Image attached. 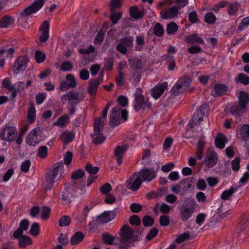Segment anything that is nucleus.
Wrapping results in <instances>:
<instances>
[{
	"label": "nucleus",
	"mask_w": 249,
	"mask_h": 249,
	"mask_svg": "<svg viewBox=\"0 0 249 249\" xmlns=\"http://www.w3.org/2000/svg\"><path fill=\"white\" fill-rule=\"evenodd\" d=\"M112 103L109 102L103 110L102 118H99L95 121L94 131L91 134L93 142L95 144H100L105 140V137L102 134V129L104 124V122L102 119L103 118L105 119L107 117L108 111Z\"/></svg>",
	"instance_id": "f257e3e1"
},
{
	"label": "nucleus",
	"mask_w": 249,
	"mask_h": 249,
	"mask_svg": "<svg viewBox=\"0 0 249 249\" xmlns=\"http://www.w3.org/2000/svg\"><path fill=\"white\" fill-rule=\"evenodd\" d=\"M45 0H36L33 4L21 12L18 17V23L19 25L22 26L24 28H27V21L28 19L29 16L32 14L35 13L40 10L44 5Z\"/></svg>",
	"instance_id": "f03ea898"
},
{
	"label": "nucleus",
	"mask_w": 249,
	"mask_h": 249,
	"mask_svg": "<svg viewBox=\"0 0 249 249\" xmlns=\"http://www.w3.org/2000/svg\"><path fill=\"white\" fill-rule=\"evenodd\" d=\"M128 112L126 110L122 109L119 106H115L111 110L110 116V123L112 126L119 124L122 120L125 121L128 119Z\"/></svg>",
	"instance_id": "7ed1b4c3"
},
{
	"label": "nucleus",
	"mask_w": 249,
	"mask_h": 249,
	"mask_svg": "<svg viewBox=\"0 0 249 249\" xmlns=\"http://www.w3.org/2000/svg\"><path fill=\"white\" fill-rule=\"evenodd\" d=\"M120 235L121 241L120 247L122 249L126 248L128 244L133 241V231L128 225H123L121 229Z\"/></svg>",
	"instance_id": "20e7f679"
},
{
	"label": "nucleus",
	"mask_w": 249,
	"mask_h": 249,
	"mask_svg": "<svg viewBox=\"0 0 249 249\" xmlns=\"http://www.w3.org/2000/svg\"><path fill=\"white\" fill-rule=\"evenodd\" d=\"M196 208V203L194 200H189L186 204H183L180 208L181 219L187 221L191 217Z\"/></svg>",
	"instance_id": "39448f33"
},
{
	"label": "nucleus",
	"mask_w": 249,
	"mask_h": 249,
	"mask_svg": "<svg viewBox=\"0 0 249 249\" xmlns=\"http://www.w3.org/2000/svg\"><path fill=\"white\" fill-rule=\"evenodd\" d=\"M238 99L239 107H232L231 108V112L233 114H239L245 111L247 105L249 101V95L244 91H240Z\"/></svg>",
	"instance_id": "423d86ee"
},
{
	"label": "nucleus",
	"mask_w": 249,
	"mask_h": 249,
	"mask_svg": "<svg viewBox=\"0 0 249 249\" xmlns=\"http://www.w3.org/2000/svg\"><path fill=\"white\" fill-rule=\"evenodd\" d=\"M208 107L206 105H204L199 107V108L194 114L192 119L188 123V125L191 128L199 125L205 117L206 111L207 110Z\"/></svg>",
	"instance_id": "0eeeda50"
},
{
	"label": "nucleus",
	"mask_w": 249,
	"mask_h": 249,
	"mask_svg": "<svg viewBox=\"0 0 249 249\" xmlns=\"http://www.w3.org/2000/svg\"><path fill=\"white\" fill-rule=\"evenodd\" d=\"M133 107L136 111L141 110L143 112H146L151 109V104L146 98L139 96L135 99Z\"/></svg>",
	"instance_id": "6e6552de"
},
{
	"label": "nucleus",
	"mask_w": 249,
	"mask_h": 249,
	"mask_svg": "<svg viewBox=\"0 0 249 249\" xmlns=\"http://www.w3.org/2000/svg\"><path fill=\"white\" fill-rule=\"evenodd\" d=\"M191 81L189 77H183L178 80L173 87V94L183 92L190 86Z\"/></svg>",
	"instance_id": "1a4fd4ad"
},
{
	"label": "nucleus",
	"mask_w": 249,
	"mask_h": 249,
	"mask_svg": "<svg viewBox=\"0 0 249 249\" xmlns=\"http://www.w3.org/2000/svg\"><path fill=\"white\" fill-rule=\"evenodd\" d=\"M83 97L82 94L74 91H70L63 95L61 99L63 103H64L66 101H68L71 106H73L78 104L83 99Z\"/></svg>",
	"instance_id": "9d476101"
},
{
	"label": "nucleus",
	"mask_w": 249,
	"mask_h": 249,
	"mask_svg": "<svg viewBox=\"0 0 249 249\" xmlns=\"http://www.w3.org/2000/svg\"><path fill=\"white\" fill-rule=\"evenodd\" d=\"M218 161L217 154L213 151H208L204 158V164L208 168L214 167Z\"/></svg>",
	"instance_id": "9b49d317"
},
{
	"label": "nucleus",
	"mask_w": 249,
	"mask_h": 249,
	"mask_svg": "<svg viewBox=\"0 0 249 249\" xmlns=\"http://www.w3.org/2000/svg\"><path fill=\"white\" fill-rule=\"evenodd\" d=\"M17 133L16 128L13 126L3 128L0 132V138L2 140L8 142L13 141Z\"/></svg>",
	"instance_id": "f8f14e48"
},
{
	"label": "nucleus",
	"mask_w": 249,
	"mask_h": 249,
	"mask_svg": "<svg viewBox=\"0 0 249 249\" xmlns=\"http://www.w3.org/2000/svg\"><path fill=\"white\" fill-rule=\"evenodd\" d=\"M142 182H150L156 177V173L152 169H143L137 173Z\"/></svg>",
	"instance_id": "ddd939ff"
},
{
	"label": "nucleus",
	"mask_w": 249,
	"mask_h": 249,
	"mask_svg": "<svg viewBox=\"0 0 249 249\" xmlns=\"http://www.w3.org/2000/svg\"><path fill=\"white\" fill-rule=\"evenodd\" d=\"M191 184L187 181L183 180L176 185L172 186L171 191L176 194L183 195L186 193L188 189L190 188Z\"/></svg>",
	"instance_id": "4468645a"
},
{
	"label": "nucleus",
	"mask_w": 249,
	"mask_h": 249,
	"mask_svg": "<svg viewBox=\"0 0 249 249\" xmlns=\"http://www.w3.org/2000/svg\"><path fill=\"white\" fill-rule=\"evenodd\" d=\"M76 86V82L74 76L71 74H68L66 80L63 81L60 85L59 89L62 91L67 90L71 87H75Z\"/></svg>",
	"instance_id": "2eb2a0df"
},
{
	"label": "nucleus",
	"mask_w": 249,
	"mask_h": 249,
	"mask_svg": "<svg viewBox=\"0 0 249 249\" xmlns=\"http://www.w3.org/2000/svg\"><path fill=\"white\" fill-rule=\"evenodd\" d=\"M39 130L34 128L30 131L26 137L25 141L27 144L30 146H35L39 142L38 139Z\"/></svg>",
	"instance_id": "dca6fc26"
},
{
	"label": "nucleus",
	"mask_w": 249,
	"mask_h": 249,
	"mask_svg": "<svg viewBox=\"0 0 249 249\" xmlns=\"http://www.w3.org/2000/svg\"><path fill=\"white\" fill-rule=\"evenodd\" d=\"M142 183V180L136 173L127 180V187L133 191H136L140 188Z\"/></svg>",
	"instance_id": "f3484780"
},
{
	"label": "nucleus",
	"mask_w": 249,
	"mask_h": 249,
	"mask_svg": "<svg viewBox=\"0 0 249 249\" xmlns=\"http://www.w3.org/2000/svg\"><path fill=\"white\" fill-rule=\"evenodd\" d=\"M27 60L25 57H19L15 62L13 68V72L15 74L23 71L26 69Z\"/></svg>",
	"instance_id": "a211bd4d"
},
{
	"label": "nucleus",
	"mask_w": 249,
	"mask_h": 249,
	"mask_svg": "<svg viewBox=\"0 0 249 249\" xmlns=\"http://www.w3.org/2000/svg\"><path fill=\"white\" fill-rule=\"evenodd\" d=\"M168 83L166 82L159 83L152 89V95L155 99L159 98L167 89Z\"/></svg>",
	"instance_id": "6ab92c4d"
},
{
	"label": "nucleus",
	"mask_w": 249,
	"mask_h": 249,
	"mask_svg": "<svg viewBox=\"0 0 249 249\" xmlns=\"http://www.w3.org/2000/svg\"><path fill=\"white\" fill-rule=\"evenodd\" d=\"M102 80L103 75H101L98 78L89 81L88 91L90 95H93L96 94L98 86Z\"/></svg>",
	"instance_id": "aec40b11"
},
{
	"label": "nucleus",
	"mask_w": 249,
	"mask_h": 249,
	"mask_svg": "<svg viewBox=\"0 0 249 249\" xmlns=\"http://www.w3.org/2000/svg\"><path fill=\"white\" fill-rule=\"evenodd\" d=\"M178 10L177 6H173L164 12H160V15L163 19H172L177 16Z\"/></svg>",
	"instance_id": "412c9836"
},
{
	"label": "nucleus",
	"mask_w": 249,
	"mask_h": 249,
	"mask_svg": "<svg viewBox=\"0 0 249 249\" xmlns=\"http://www.w3.org/2000/svg\"><path fill=\"white\" fill-rule=\"evenodd\" d=\"M116 214L114 211H105L98 217V221L102 224L108 223L114 219Z\"/></svg>",
	"instance_id": "4be33fe9"
},
{
	"label": "nucleus",
	"mask_w": 249,
	"mask_h": 249,
	"mask_svg": "<svg viewBox=\"0 0 249 249\" xmlns=\"http://www.w3.org/2000/svg\"><path fill=\"white\" fill-rule=\"evenodd\" d=\"M73 199V194L72 193V188L71 186H67L65 188L62 193L61 199L63 204H69L72 201Z\"/></svg>",
	"instance_id": "5701e85b"
},
{
	"label": "nucleus",
	"mask_w": 249,
	"mask_h": 249,
	"mask_svg": "<svg viewBox=\"0 0 249 249\" xmlns=\"http://www.w3.org/2000/svg\"><path fill=\"white\" fill-rule=\"evenodd\" d=\"M49 25L47 21L44 22L40 28L39 40L41 42H46L49 37Z\"/></svg>",
	"instance_id": "b1692460"
},
{
	"label": "nucleus",
	"mask_w": 249,
	"mask_h": 249,
	"mask_svg": "<svg viewBox=\"0 0 249 249\" xmlns=\"http://www.w3.org/2000/svg\"><path fill=\"white\" fill-rule=\"evenodd\" d=\"M57 179H58V177L49 171L45 176V182L44 184L45 189L47 190L52 188Z\"/></svg>",
	"instance_id": "393cba45"
},
{
	"label": "nucleus",
	"mask_w": 249,
	"mask_h": 249,
	"mask_svg": "<svg viewBox=\"0 0 249 249\" xmlns=\"http://www.w3.org/2000/svg\"><path fill=\"white\" fill-rule=\"evenodd\" d=\"M49 171L58 177V179L62 178L64 172V166L63 163L59 162L54 164L50 168Z\"/></svg>",
	"instance_id": "a878e982"
},
{
	"label": "nucleus",
	"mask_w": 249,
	"mask_h": 249,
	"mask_svg": "<svg viewBox=\"0 0 249 249\" xmlns=\"http://www.w3.org/2000/svg\"><path fill=\"white\" fill-rule=\"evenodd\" d=\"M132 42V38L123 39L121 43L117 45V49L122 53L125 54L127 52V48L130 47Z\"/></svg>",
	"instance_id": "bb28decb"
},
{
	"label": "nucleus",
	"mask_w": 249,
	"mask_h": 249,
	"mask_svg": "<svg viewBox=\"0 0 249 249\" xmlns=\"http://www.w3.org/2000/svg\"><path fill=\"white\" fill-rule=\"evenodd\" d=\"M227 90L226 86L222 84H217L215 85L214 88L212 90L211 94L214 97H218L225 94Z\"/></svg>",
	"instance_id": "cd10ccee"
},
{
	"label": "nucleus",
	"mask_w": 249,
	"mask_h": 249,
	"mask_svg": "<svg viewBox=\"0 0 249 249\" xmlns=\"http://www.w3.org/2000/svg\"><path fill=\"white\" fill-rule=\"evenodd\" d=\"M29 222L27 219L22 220L20 222V228L17 229L13 233V236L15 238L20 237L23 234L22 231L27 230L28 229Z\"/></svg>",
	"instance_id": "c85d7f7f"
},
{
	"label": "nucleus",
	"mask_w": 249,
	"mask_h": 249,
	"mask_svg": "<svg viewBox=\"0 0 249 249\" xmlns=\"http://www.w3.org/2000/svg\"><path fill=\"white\" fill-rule=\"evenodd\" d=\"M128 147L126 145L118 146L114 151L115 156L117 159V163L118 165L122 164V158L123 154L127 150Z\"/></svg>",
	"instance_id": "c756f323"
},
{
	"label": "nucleus",
	"mask_w": 249,
	"mask_h": 249,
	"mask_svg": "<svg viewBox=\"0 0 249 249\" xmlns=\"http://www.w3.org/2000/svg\"><path fill=\"white\" fill-rule=\"evenodd\" d=\"M75 137V133L73 131H64L60 135L61 140L65 143L71 142Z\"/></svg>",
	"instance_id": "7c9ffc66"
},
{
	"label": "nucleus",
	"mask_w": 249,
	"mask_h": 249,
	"mask_svg": "<svg viewBox=\"0 0 249 249\" xmlns=\"http://www.w3.org/2000/svg\"><path fill=\"white\" fill-rule=\"evenodd\" d=\"M14 18L13 17L6 15L3 17L0 21V27L8 28L14 24Z\"/></svg>",
	"instance_id": "2f4dec72"
},
{
	"label": "nucleus",
	"mask_w": 249,
	"mask_h": 249,
	"mask_svg": "<svg viewBox=\"0 0 249 249\" xmlns=\"http://www.w3.org/2000/svg\"><path fill=\"white\" fill-rule=\"evenodd\" d=\"M170 210V206L165 203H157L154 208L155 213L157 214L159 211L163 213H167Z\"/></svg>",
	"instance_id": "473e14b6"
},
{
	"label": "nucleus",
	"mask_w": 249,
	"mask_h": 249,
	"mask_svg": "<svg viewBox=\"0 0 249 249\" xmlns=\"http://www.w3.org/2000/svg\"><path fill=\"white\" fill-rule=\"evenodd\" d=\"M69 120L70 118L67 115H64L61 116L53 124L59 127H64L69 123Z\"/></svg>",
	"instance_id": "72a5a7b5"
},
{
	"label": "nucleus",
	"mask_w": 249,
	"mask_h": 249,
	"mask_svg": "<svg viewBox=\"0 0 249 249\" xmlns=\"http://www.w3.org/2000/svg\"><path fill=\"white\" fill-rule=\"evenodd\" d=\"M226 141V138L224 135L218 134L215 138V145L218 148L223 149L225 147Z\"/></svg>",
	"instance_id": "f704fd0d"
},
{
	"label": "nucleus",
	"mask_w": 249,
	"mask_h": 249,
	"mask_svg": "<svg viewBox=\"0 0 249 249\" xmlns=\"http://www.w3.org/2000/svg\"><path fill=\"white\" fill-rule=\"evenodd\" d=\"M234 187H231L229 189L224 190L221 195V197L224 200H229L236 191Z\"/></svg>",
	"instance_id": "c9c22d12"
},
{
	"label": "nucleus",
	"mask_w": 249,
	"mask_h": 249,
	"mask_svg": "<svg viewBox=\"0 0 249 249\" xmlns=\"http://www.w3.org/2000/svg\"><path fill=\"white\" fill-rule=\"evenodd\" d=\"M84 238V234L81 232H77L71 239L72 245H76L81 242Z\"/></svg>",
	"instance_id": "e433bc0d"
},
{
	"label": "nucleus",
	"mask_w": 249,
	"mask_h": 249,
	"mask_svg": "<svg viewBox=\"0 0 249 249\" xmlns=\"http://www.w3.org/2000/svg\"><path fill=\"white\" fill-rule=\"evenodd\" d=\"M186 39V41L189 43H197L202 44L203 42L202 39L199 37L197 34H195L188 36Z\"/></svg>",
	"instance_id": "4c0bfd02"
},
{
	"label": "nucleus",
	"mask_w": 249,
	"mask_h": 249,
	"mask_svg": "<svg viewBox=\"0 0 249 249\" xmlns=\"http://www.w3.org/2000/svg\"><path fill=\"white\" fill-rule=\"evenodd\" d=\"M89 210V209L88 206H85L84 207L81 212L77 217V220L79 222L83 223L86 221Z\"/></svg>",
	"instance_id": "58836bf2"
},
{
	"label": "nucleus",
	"mask_w": 249,
	"mask_h": 249,
	"mask_svg": "<svg viewBox=\"0 0 249 249\" xmlns=\"http://www.w3.org/2000/svg\"><path fill=\"white\" fill-rule=\"evenodd\" d=\"M131 16L136 19H140L143 17V14L139 11L136 6L132 7L130 10Z\"/></svg>",
	"instance_id": "ea45409f"
},
{
	"label": "nucleus",
	"mask_w": 249,
	"mask_h": 249,
	"mask_svg": "<svg viewBox=\"0 0 249 249\" xmlns=\"http://www.w3.org/2000/svg\"><path fill=\"white\" fill-rule=\"evenodd\" d=\"M36 117V111L34 107L30 108L28 112L27 121L29 123H33Z\"/></svg>",
	"instance_id": "a19ab883"
},
{
	"label": "nucleus",
	"mask_w": 249,
	"mask_h": 249,
	"mask_svg": "<svg viewBox=\"0 0 249 249\" xmlns=\"http://www.w3.org/2000/svg\"><path fill=\"white\" fill-rule=\"evenodd\" d=\"M241 135L245 140L249 138V124H244L241 128Z\"/></svg>",
	"instance_id": "79ce46f5"
},
{
	"label": "nucleus",
	"mask_w": 249,
	"mask_h": 249,
	"mask_svg": "<svg viewBox=\"0 0 249 249\" xmlns=\"http://www.w3.org/2000/svg\"><path fill=\"white\" fill-rule=\"evenodd\" d=\"M204 18L206 22L209 24H213L215 22L216 18L213 13L209 12L205 15Z\"/></svg>",
	"instance_id": "37998d69"
},
{
	"label": "nucleus",
	"mask_w": 249,
	"mask_h": 249,
	"mask_svg": "<svg viewBox=\"0 0 249 249\" xmlns=\"http://www.w3.org/2000/svg\"><path fill=\"white\" fill-rule=\"evenodd\" d=\"M71 222V219L69 216L64 215L59 220V225L60 227L68 226Z\"/></svg>",
	"instance_id": "c03bdc74"
},
{
	"label": "nucleus",
	"mask_w": 249,
	"mask_h": 249,
	"mask_svg": "<svg viewBox=\"0 0 249 249\" xmlns=\"http://www.w3.org/2000/svg\"><path fill=\"white\" fill-rule=\"evenodd\" d=\"M32 243L31 239L27 236H22L19 240V245L20 247H24Z\"/></svg>",
	"instance_id": "a18cd8bd"
},
{
	"label": "nucleus",
	"mask_w": 249,
	"mask_h": 249,
	"mask_svg": "<svg viewBox=\"0 0 249 249\" xmlns=\"http://www.w3.org/2000/svg\"><path fill=\"white\" fill-rule=\"evenodd\" d=\"M39 232V225L37 223H34L31 225L30 233L31 235L36 236Z\"/></svg>",
	"instance_id": "49530a36"
},
{
	"label": "nucleus",
	"mask_w": 249,
	"mask_h": 249,
	"mask_svg": "<svg viewBox=\"0 0 249 249\" xmlns=\"http://www.w3.org/2000/svg\"><path fill=\"white\" fill-rule=\"evenodd\" d=\"M35 58L36 61L39 63L44 61L46 58V55L43 52L40 51H37L35 53Z\"/></svg>",
	"instance_id": "de8ad7c7"
},
{
	"label": "nucleus",
	"mask_w": 249,
	"mask_h": 249,
	"mask_svg": "<svg viewBox=\"0 0 249 249\" xmlns=\"http://www.w3.org/2000/svg\"><path fill=\"white\" fill-rule=\"evenodd\" d=\"M236 81L244 85H248L249 83V78L244 74H240L236 78Z\"/></svg>",
	"instance_id": "09e8293b"
},
{
	"label": "nucleus",
	"mask_w": 249,
	"mask_h": 249,
	"mask_svg": "<svg viewBox=\"0 0 249 249\" xmlns=\"http://www.w3.org/2000/svg\"><path fill=\"white\" fill-rule=\"evenodd\" d=\"M173 3V1L172 0H164L163 1L158 3L156 6V8L158 9H160L162 7L167 8L171 6Z\"/></svg>",
	"instance_id": "8fccbe9b"
},
{
	"label": "nucleus",
	"mask_w": 249,
	"mask_h": 249,
	"mask_svg": "<svg viewBox=\"0 0 249 249\" xmlns=\"http://www.w3.org/2000/svg\"><path fill=\"white\" fill-rule=\"evenodd\" d=\"M38 156L41 158H45L48 155V148L46 146H42L38 149Z\"/></svg>",
	"instance_id": "3c124183"
},
{
	"label": "nucleus",
	"mask_w": 249,
	"mask_h": 249,
	"mask_svg": "<svg viewBox=\"0 0 249 249\" xmlns=\"http://www.w3.org/2000/svg\"><path fill=\"white\" fill-rule=\"evenodd\" d=\"M154 33L155 35L160 37L162 36L163 33V29L159 23L156 24L154 28Z\"/></svg>",
	"instance_id": "603ef678"
},
{
	"label": "nucleus",
	"mask_w": 249,
	"mask_h": 249,
	"mask_svg": "<svg viewBox=\"0 0 249 249\" xmlns=\"http://www.w3.org/2000/svg\"><path fill=\"white\" fill-rule=\"evenodd\" d=\"M178 27L174 22L169 24L167 27V32L169 34H173L178 30Z\"/></svg>",
	"instance_id": "864d4df0"
},
{
	"label": "nucleus",
	"mask_w": 249,
	"mask_h": 249,
	"mask_svg": "<svg viewBox=\"0 0 249 249\" xmlns=\"http://www.w3.org/2000/svg\"><path fill=\"white\" fill-rule=\"evenodd\" d=\"M206 217V215L204 213H200L197 214L196 218V222L199 226H201Z\"/></svg>",
	"instance_id": "5fc2aeb1"
},
{
	"label": "nucleus",
	"mask_w": 249,
	"mask_h": 249,
	"mask_svg": "<svg viewBox=\"0 0 249 249\" xmlns=\"http://www.w3.org/2000/svg\"><path fill=\"white\" fill-rule=\"evenodd\" d=\"M151 156V152L149 150H146L143 153L142 157V162L144 164H148L149 163V159Z\"/></svg>",
	"instance_id": "6e6d98bb"
},
{
	"label": "nucleus",
	"mask_w": 249,
	"mask_h": 249,
	"mask_svg": "<svg viewBox=\"0 0 249 249\" xmlns=\"http://www.w3.org/2000/svg\"><path fill=\"white\" fill-rule=\"evenodd\" d=\"M73 154L71 152L68 151L64 156V162L66 165L70 164L72 159Z\"/></svg>",
	"instance_id": "4d7b16f0"
},
{
	"label": "nucleus",
	"mask_w": 249,
	"mask_h": 249,
	"mask_svg": "<svg viewBox=\"0 0 249 249\" xmlns=\"http://www.w3.org/2000/svg\"><path fill=\"white\" fill-rule=\"evenodd\" d=\"M31 166V162L29 160H26L21 164V170L22 172L27 173L29 171Z\"/></svg>",
	"instance_id": "13d9d810"
},
{
	"label": "nucleus",
	"mask_w": 249,
	"mask_h": 249,
	"mask_svg": "<svg viewBox=\"0 0 249 249\" xmlns=\"http://www.w3.org/2000/svg\"><path fill=\"white\" fill-rule=\"evenodd\" d=\"M121 13L113 12L111 15L110 19L113 24H116L121 18Z\"/></svg>",
	"instance_id": "bf43d9fd"
},
{
	"label": "nucleus",
	"mask_w": 249,
	"mask_h": 249,
	"mask_svg": "<svg viewBox=\"0 0 249 249\" xmlns=\"http://www.w3.org/2000/svg\"><path fill=\"white\" fill-rule=\"evenodd\" d=\"M190 237V235L188 233H183L182 234L180 235L179 236H178L175 241L176 242L178 243H181L187 239H189Z\"/></svg>",
	"instance_id": "052dcab7"
},
{
	"label": "nucleus",
	"mask_w": 249,
	"mask_h": 249,
	"mask_svg": "<svg viewBox=\"0 0 249 249\" xmlns=\"http://www.w3.org/2000/svg\"><path fill=\"white\" fill-rule=\"evenodd\" d=\"M72 69V64L69 61L64 62L60 68V70L64 71H68Z\"/></svg>",
	"instance_id": "680f3d73"
},
{
	"label": "nucleus",
	"mask_w": 249,
	"mask_h": 249,
	"mask_svg": "<svg viewBox=\"0 0 249 249\" xmlns=\"http://www.w3.org/2000/svg\"><path fill=\"white\" fill-rule=\"evenodd\" d=\"M249 25V17H246L244 18L241 22L240 23L239 27V30H242L246 28Z\"/></svg>",
	"instance_id": "e2e57ef3"
},
{
	"label": "nucleus",
	"mask_w": 249,
	"mask_h": 249,
	"mask_svg": "<svg viewBox=\"0 0 249 249\" xmlns=\"http://www.w3.org/2000/svg\"><path fill=\"white\" fill-rule=\"evenodd\" d=\"M238 4L237 3L231 4L228 9V13L229 15H231L235 13L237 11Z\"/></svg>",
	"instance_id": "0e129e2a"
},
{
	"label": "nucleus",
	"mask_w": 249,
	"mask_h": 249,
	"mask_svg": "<svg viewBox=\"0 0 249 249\" xmlns=\"http://www.w3.org/2000/svg\"><path fill=\"white\" fill-rule=\"evenodd\" d=\"M189 19L192 23H196L198 20L197 13L194 11L190 12L189 14Z\"/></svg>",
	"instance_id": "69168bd1"
},
{
	"label": "nucleus",
	"mask_w": 249,
	"mask_h": 249,
	"mask_svg": "<svg viewBox=\"0 0 249 249\" xmlns=\"http://www.w3.org/2000/svg\"><path fill=\"white\" fill-rule=\"evenodd\" d=\"M86 171L90 174H94L96 173L99 168L97 166H93L91 164H88L86 167Z\"/></svg>",
	"instance_id": "338daca9"
},
{
	"label": "nucleus",
	"mask_w": 249,
	"mask_h": 249,
	"mask_svg": "<svg viewBox=\"0 0 249 249\" xmlns=\"http://www.w3.org/2000/svg\"><path fill=\"white\" fill-rule=\"evenodd\" d=\"M46 97V94L44 93H41L37 94L36 97V100L37 105H41Z\"/></svg>",
	"instance_id": "774afa93"
}]
</instances>
